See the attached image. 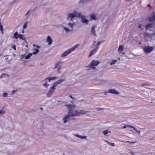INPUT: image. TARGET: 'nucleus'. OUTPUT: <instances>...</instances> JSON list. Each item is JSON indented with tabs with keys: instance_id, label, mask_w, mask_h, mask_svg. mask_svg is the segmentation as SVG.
I'll return each instance as SVG.
<instances>
[{
	"instance_id": "nucleus-30",
	"label": "nucleus",
	"mask_w": 155,
	"mask_h": 155,
	"mask_svg": "<svg viewBox=\"0 0 155 155\" xmlns=\"http://www.w3.org/2000/svg\"><path fill=\"white\" fill-rule=\"evenodd\" d=\"M28 21H26L24 24V26H23V28L24 29H25V28H26L28 25Z\"/></svg>"
},
{
	"instance_id": "nucleus-14",
	"label": "nucleus",
	"mask_w": 155,
	"mask_h": 155,
	"mask_svg": "<svg viewBox=\"0 0 155 155\" xmlns=\"http://www.w3.org/2000/svg\"><path fill=\"white\" fill-rule=\"evenodd\" d=\"M90 16L91 18L90 19L91 21L92 20H96L97 19L96 14L92 13L90 15Z\"/></svg>"
},
{
	"instance_id": "nucleus-10",
	"label": "nucleus",
	"mask_w": 155,
	"mask_h": 155,
	"mask_svg": "<svg viewBox=\"0 0 155 155\" xmlns=\"http://www.w3.org/2000/svg\"><path fill=\"white\" fill-rule=\"evenodd\" d=\"M33 46L34 47V51L32 52V54H36L38 53L39 50L37 49L40 48V47L37 45L34 44Z\"/></svg>"
},
{
	"instance_id": "nucleus-22",
	"label": "nucleus",
	"mask_w": 155,
	"mask_h": 155,
	"mask_svg": "<svg viewBox=\"0 0 155 155\" xmlns=\"http://www.w3.org/2000/svg\"><path fill=\"white\" fill-rule=\"evenodd\" d=\"M155 20V16L154 14H153V16L151 17H150L149 18V20L150 21H152Z\"/></svg>"
},
{
	"instance_id": "nucleus-15",
	"label": "nucleus",
	"mask_w": 155,
	"mask_h": 155,
	"mask_svg": "<svg viewBox=\"0 0 155 155\" xmlns=\"http://www.w3.org/2000/svg\"><path fill=\"white\" fill-rule=\"evenodd\" d=\"M98 49V47H97L96 48L93 50L92 51H91L89 54L88 55V57H90L93 54H95L96 53V52L97 51Z\"/></svg>"
},
{
	"instance_id": "nucleus-7",
	"label": "nucleus",
	"mask_w": 155,
	"mask_h": 155,
	"mask_svg": "<svg viewBox=\"0 0 155 155\" xmlns=\"http://www.w3.org/2000/svg\"><path fill=\"white\" fill-rule=\"evenodd\" d=\"M154 49L153 47L146 46L143 48V50L144 52L147 54L151 52Z\"/></svg>"
},
{
	"instance_id": "nucleus-33",
	"label": "nucleus",
	"mask_w": 155,
	"mask_h": 155,
	"mask_svg": "<svg viewBox=\"0 0 155 155\" xmlns=\"http://www.w3.org/2000/svg\"><path fill=\"white\" fill-rule=\"evenodd\" d=\"M86 138L87 137L86 136L81 135H80L79 137V138H81L82 139H86Z\"/></svg>"
},
{
	"instance_id": "nucleus-1",
	"label": "nucleus",
	"mask_w": 155,
	"mask_h": 155,
	"mask_svg": "<svg viewBox=\"0 0 155 155\" xmlns=\"http://www.w3.org/2000/svg\"><path fill=\"white\" fill-rule=\"evenodd\" d=\"M65 107L68 109V112L71 117L84 115L86 114V112L81 110H73L75 107L74 104H69L65 105Z\"/></svg>"
},
{
	"instance_id": "nucleus-54",
	"label": "nucleus",
	"mask_w": 155,
	"mask_h": 155,
	"mask_svg": "<svg viewBox=\"0 0 155 155\" xmlns=\"http://www.w3.org/2000/svg\"><path fill=\"white\" fill-rule=\"evenodd\" d=\"M147 6H148V7H150V4H149V5H147Z\"/></svg>"
},
{
	"instance_id": "nucleus-46",
	"label": "nucleus",
	"mask_w": 155,
	"mask_h": 155,
	"mask_svg": "<svg viewBox=\"0 0 155 155\" xmlns=\"http://www.w3.org/2000/svg\"><path fill=\"white\" fill-rule=\"evenodd\" d=\"M130 153L132 155H135V153L133 151H131L130 152Z\"/></svg>"
},
{
	"instance_id": "nucleus-41",
	"label": "nucleus",
	"mask_w": 155,
	"mask_h": 155,
	"mask_svg": "<svg viewBox=\"0 0 155 155\" xmlns=\"http://www.w3.org/2000/svg\"><path fill=\"white\" fill-rule=\"evenodd\" d=\"M103 41H99L98 42L97 44V45H99L100 44H101L103 42Z\"/></svg>"
},
{
	"instance_id": "nucleus-49",
	"label": "nucleus",
	"mask_w": 155,
	"mask_h": 155,
	"mask_svg": "<svg viewBox=\"0 0 155 155\" xmlns=\"http://www.w3.org/2000/svg\"><path fill=\"white\" fill-rule=\"evenodd\" d=\"M136 142V141H135V142H130V143H132V144H134Z\"/></svg>"
},
{
	"instance_id": "nucleus-9",
	"label": "nucleus",
	"mask_w": 155,
	"mask_h": 155,
	"mask_svg": "<svg viewBox=\"0 0 155 155\" xmlns=\"http://www.w3.org/2000/svg\"><path fill=\"white\" fill-rule=\"evenodd\" d=\"M81 18V22L84 23H85L86 25L88 24V22H89V21L87 19L86 17L82 15L81 14V15L79 17Z\"/></svg>"
},
{
	"instance_id": "nucleus-17",
	"label": "nucleus",
	"mask_w": 155,
	"mask_h": 155,
	"mask_svg": "<svg viewBox=\"0 0 155 155\" xmlns=\"http://www.w3.org/2000/svg\"><path fill=\"white\" fill-rule=\"evenodd\" d=\"M52 40L49 36H48L47 39V42L49 45H50L52 42Z\"/></svg>"
},
{
	"instance_id": "nucleus-57",
	"label": "nucleus",
	"mask_w": 155,
	"mask_h": 155,
	"mask_svg": "<svg viewBox=\"0 0 155 155\" xmlns=\"http://www.w3.org/2000/svg\"><path fill=\"white\" fill-rule=\"evenodd\" d=\"M141 25H140L138 27L139 28H140L141 27Z\"/></svg>"
},
{
	"instance_id": "nucleus-51",
	"label": "nucleus",
	"mask_w": 155,
	"mask_h": 155,
	"mask_svg": "<svg viewBox=\"0 0 155 155\" xmlns=\"http://www.w3.org/2000/svg\"><path fill=\"white\" fill-rule=\"evenodd\" d=\"M104 142L106 143H108V142H109L107 140H104Z\"/></svg>"
},
{
	"instance_id": "nucleus-64",
	"label": "nucleus",
	"mask_w": 155,
	"mask_h": 155,
	"mask_svg": "<svg viewBox=\"0 0 155 155\" xmlns=\"http://www.w3.org/2000/svg\"><path fill=\"white\" fill-rule=\"evenodd\" d=\"M16 0H15V1Z\"/></svg>"
},
{
	"instance_id": "nucleus-50",
	"label": "nucleus",
	"mask_w": 155,
	"mask_h": 155,
	"mask_svg": "<svg viewBox=\"0 0 155 155\" xmlns=\"http://www.w3.org/2000/svg\"><path fill=\"white\" fill-rule=\"evenodd\" d=\"M24 56L23 55H22L21 56V57H20V58L21 59H22V58H24Z\"/></svg>"
},
{
	"instance_id": "nucleus-11",
	"label": "nucleus",
	"mask_w": 155,
	"mask_h": 155,
	"mask_svg": "<svg viewBox=\"0 0 155 155\" xmlns=\"http://www.w3.org/2000/svg\"><path fill=\"white\" fill-rule=\"evenodd\" d=\"M68 114L66 115L63 119V121L65 123L68 122L69 121L70 117H71L68 113Z\"/></svg>"
},
{
	"instance_id": "nucleus-47",
	"label": "nucleus",
	"mask_w": 155,
	"mask_h": 155,
	"mask_svg": "<svg viewBox=\"0 0 155 155\" xmlns=\"http://www.w3.org/2000/svg\"><path fill=\"white\" fill-rule=\"evenodd\" d=\"M110 145L114 147V143H111Z\"/></svg>"
},
{
	"instance_id": "nucleus-25",
	"label": "nucleus",
	"mask_w": 155,
	"mask_h": 155,
	"mask_svg": "<svg viewBox=\"0 0 155 155\" xmlns=\"http://www.w3.org/2000/svg\"><path fill=\"white\" fill-rule=\"evenodd\" d=\"M32 54L31 53L29 54L27 56H26L25 57V59H29L30 57L32 55Z\"/></svg>"
},
{
	"instance_id": "nucleus-35",
	"label": "nucleus",
	"mask_w": 155,
	"mask_h": 155,
	"mask_svg": "<svg viewBox=\"0 0 155 155\" xmlns=\"http://www.w3.org/2000/svg\"><path fill=\"white\" fill-rule=\"evenodd\" d=\"M32 12V11H28L27 13L26 14V15H30V14Z\"/></svg>"
},
{
	"instance_id": "nucleus-55",
	"label": "nucleus",
	"mask_w": 155,
	"mask_h": 155,
	"mask_svg": "<svg viewBox=\"0 0 155 155\" xmlns=\"http://www.w3.org/2000/svg\"><path fill=\"white\" fill-rule=\"evenodd\" d=\"M56 27L58 28H59V25H57V26H56Z\"/></svg>"
},
{
	"instance_id": "nucleus-58",
	"label": "nucleus",
	"mask_w": 155,
	"mask_h": 155,
	"mask_svg": "<svg viewBox=\"0 0 155 155\" xmlns=\"http://www.w3.org/2000/svg\"><path fill=\"white\" fill-rule=\"evenodd\" d=\"M22 33H24V31L23 30L22 31Z\"/></svg>"
},
{
	"instance_id": "nucleus-45",
	"label": "nucleus",
	"mask_w": 155,
	"mask_h": 155,
	"mask_svg": "<svg viewBox=\"0 0 155 155\" xmlns=\"http://www.w3.org/2000/svg\"><path fill=\"white\" fill-rule=\"evenodd\" d=\"M127 127H129L132 128L133 129H134V127L132 126H130V125H127Z\"/></svg>"
},
{
	"instance_id": "nucleus-18",
	"label": "nucleus",
	"mask_w": 155,
	"mask_h": 155,
	"mask_svg": "<svg viewBox=\"0 0 155 155\" xmlns=\"http://www.w3.org/2000/svg\"><path fill=\"white\" fill-rule=\"evenodd\" d=\"M91 0H80L78 2V4H81L85 3L88 2L90 1Z\"/></svg>"
},
{
	"instance_id": "nucleus-5",
	"label": "nucleus",
	"mask_w": 155,
	"mask_h": 155,
	"mask_svg": "<svg viewBox=\"0 0 155 155\" xmlns=\"http://www.w3.org/2000/svg\"><path fill=\"white\" fill-rule=\"evenodd\" d=\"M100 63L98 61L93 60L88 65V67L92 69H94L95 68V66H97Z\"/></svg>"
},
{
	"instance_id": "nucleus-4",
	"label": "nucleus",
	"mask_w": 155,
	"mask_h": 155,
	"mask_svg": "<svg viewBox=\"0 0 155 155\" xmlns=\"http://www.w3.org/2000/svg\"><path fill=\"white\" fill-rule=\"evenodd\" d=\"M79 45H76L71 48L68 50L64 52L61 55V57H64L67 56L72 51H74L76 48H77Z\"/></svg>"
},
{
	"instance_id": "nucleus-13",
	"label": "nucleus",
	"mask_w": 155,
	"mask_h": 155,
	"mask_svg": "<svg viewBox=\"0 0 155 155\" xmlns=\"http://www.w3.org/2000/svg\"><path fill=\"white\" fill-rule=\"evenodd\" d=\"M108 92L113 94H120V93L118 91H117L114 89H109L108 90Z\"/></svg>"
},
{
	"instance_id": "nucleus-20",
	"label": "nucleus",
	"mask_w": 155,
	"mask_h": 155,
	"mask_svg": "<svg viewBox=\"0 0 155 155\" xmlns=\"http://www.w3.org/2000/svg\"><path fill=\"white\" fill-rule=\"evenodd\" d=\"M18 33L17 32H16L13 34V36L12 37L13 38H15L16 39H17L18 38Z\"/></svg>"
},
{
	"instance_id": "nucleus-61",
	"label": "nucleus",
	"mask_w": 155,
	"mask_h": 155,
	"mask_svg": "<svg viewBox=\"0 0 155 155\" xmlns=\"http://www.w3.org/2000/svg\"><path fill=\"white\" fill-rule=\"evenodd\" d=\"M7 77L6 75H4V77Z\"/></svg>"
},
{
	"instance_id": "nucleus-31",
	"label": "nucleus",
	"mask_w": 155,
	"mask_h": 155,
	"mask_svg": "<svg viewBox=\"0 0 155 155\" xmlns=\"http://www.w3.org/2000/svg\"><path fill=\"white\" fill-rule=\"evenodd\" d=\"M108 132H109V133L110 132V131H108V130H107L103 131V133L104 135H105L107 134Z\"/></svg>"
},
{
	"instance_id": "nucleus-34",
	"label": "nucleus",
	"mask_w": 155,
	"mask_h": 155,
	"mask_svg": "<svg viewBox=\"0 0 155 155\" xmlns=\"http://www.w3.org/2000/svg\"><path fill=\"white\" fill-rule=\"evenodd\" d=\"M5 113V111L3 110H0V115H2Z\"/></svg>"
},
{
	"instance_id": "nucleus-42",
	"label": "nucleus",
	"mask_w": 155,
	"mask_h": 155,
	"mask_svg": "<svg viewBox=\"0 0 155 155\" xmlns=\"http://www.w3.org/2000/svg\"><path fill=\"white\" fill-rule=\"evenodd\" d=\"M103 109H104L103 108H98L97 109V111H100L101 110H102Z\"/></svg>"
},
{
	"instance_id": "nucleus-52",
	"label": "nucleus",
	"mask_w": 155,
	"mask_h": 155,
	"mask_svg": "<svg viewBox=\"0 0 155 155\" xmlns=\"http://www.w3.org/2000/svg\"><path fill=\"white\" fill-rule=\"evenodd\" d=\"M107 93H108V91H107V92H104V94L105 95H106L107 94Z\"/></svg>"
},
{
	"instance_id": "nucleus-36",
	"label": "nucleus",
	"mask_w": 155,
	"mask_h": 155,
	"mask_svg": "<svg viewBox=\"0 0 155 155\" xmlns=\"http://www.w3.org/2000/svg\"><path fill=\"white\" fill-rule=\"evenodd\" d=\"M100 82L99 83L100 84H102L104 83L105 82V81L104 80H101L100 81Z\"/></svg>"
},
{
	"instance_id": "nucleus-3",
	"label": "nucleus",
	"mask_w": 155,
	"mask_h": 155,
	"mask_svg": "<svg viewBox=\"0 0 155 155\" xmlns=\"http://www.w3.org/2000/svg\"><path fill=\"white\" fill-rule=\"evenodd\" d=\"M68 22L67 25L68 27H66L64 26H62V28L65 30L66 33H68L70 32H72L73 31V27L75 25L74 22Z\"/></svg>"
},
{
	"instance_id": "nucleus-27",
	"label": "nucleus",
	"mask_w": 155,
	"mask_h": 155,
	"mask_svg": "<svg viewBox=\"0 0 155 155\" xmlns=\"http://www.w3.org/2000/svg\"><path fill=\"white\" fill-rule=\"evenodd\" d=\"M49 79V77H47L46 78H45L44 80H43V81L44 82H45L46 83H48V82H50V80L49 81V80H48Z\"/></svg>"
},
{
	"instance_id": "nucleus-53",
	"label": "nucleus",
	"mask_w": 155,
	"mask_h": 155,
	"mask_svg": "<svg viewBox=\"0 0 155 155\" xmlns=\"http://www.w3.org/2000/svg\"><path fill=\"white\" fill-rule=\"evenodd\" d=\"M127 127V125H125L124 127H123V128H125Z\"/></svg>"
},
{
	"instance_id": "nucleus-2",
	"label": "nucleus",
	"mask_w": 155,
	"mask_h": 155,
	"mask_svg": "<svg viewBox=\"0 0 155 155\" xmlns=\"http://www.w3.org/2000/svg\"><path fill=\"white\" fill-rule=\"evenodd\" d=\"M81 15V13L74 11L70 13L67 15V20L68 21H73L75 17H78Z\"/></svg>"
},
{
	"instance_id": "nucleus-60",
	"label": "nucleus",
	"mask_w": 155,
	"mask_h": 155,
	"mask_svg": "<svg viewBox=\"0 0 155 155\" xmlns=\"http://www.w3.org/2000/svg\"><path fill=\"white\" fill-rule=\"evenodd\" d=\"M25 47H26L28 48V45H26V46H25Z\"/></svg>"
},
{
	"instance_id": "nucleus-37",
	"label": "nucleus",
	"mask_w": 155,
	"mask_h": 155,
	"mask_svg": "<svg viewBox=\"0 0 155 155\" xmlns=\"http://www.w3.org/2000/svg\"><path fill=\"white\" fill-rule=\"evenodd\" d=\"M7 96H8V94L7 93H4L3 94V96L4 97H7Z\"/></svg>"
},
{
	"instance_id": "nucleus-44",
	"label": "nucleus",
	"mask_w": 155,
	"mask_h": 155,
	"mask_svg": "<svg viewBox=\"0 0 155 155\" xmlns=\"http://www.w3.org/2000/svg\"><path fill=\"white\" fill-rule=\"evenodd\" d=\"M17 91V90H13L12 91V94H13Z\"/></svg>"
},
{
	"instance_id": "nucleus-62",
	"label": "nucleus",
	"mask_w": 155,
	"mask_h": 155,
	"mask_svg": "<svg viewBox=\"0 0 155 155\" xmlns=\"http://www.w3.org/2000/svg\"><path fill=\"white\" fill-rule=\"evenodd\" d=\"M70 97H71V95H70Z\"/></svg>"
},
{
	"instance_id": "nucleus-43",
	"label": "nucleus",
	"mask_w": 155,
	"mask_h": 155,
	"mask_svg": "<svg viewBox=\"0 0 155 155\" xmlns=\"http://www.w3.org/2000/svg\"><path fill=\"white\" fill-rule=\"evenodd\" d=\"M121 141L122 142H125L126 143H130V142L129 141H124L123 140V141Z\"/></svg>"
},
{
	"instance_id": "nucleus-28",
	"label": "nucleus",
	"mask_w": 155,
	"mask_h": 155,
	"mask_svg": "<svg viewBox=\"0 0 155 155\" xmlns=\"http://www.w3.org/2000/svg\"><path fill=\"white\" fill-rule=\"evenodd\" d=\"M4 75H6L7 77H9V75H8L6 73H3L1 74L0 77V78H2L4 77Z\"/></svg>"
},
{
	"instance_id": "nucleus-39",
	"label": "nucleus",
	"mask_w": 155,
	"mask_h": 155,
	"mask_svg": "<svg viewBox=\"0 0 155 155\" xmlns=\"http://www.w3.org/2000/svg\"><path fill=\"white\" fill-rule=\"evenodd\" d=\"M134 129L135 130H136V131L138 133V134H139L140 131L139 130H137V129H136L135 128V127H134Z\"/></svg>"
},
{
	"instance_id": "nucleus-38",
	"label": "nucleus",
	"mask_w": 155,
	"mask_h": 155,
	"mask_svg": "<svg viewBox=\"0 0 155 155\" xmlns=\"http://www.w3.org/2000/svg\"><path fill=\"white\" fill-rule=\"evenodd\" d=\"M73 135L74 137H78L79 138V136H80V135H78V134H73Z\"/></svg>"
},
{
	"instance_id": "nucleus-26",
	"label": "nucleus",
	"mask_w": 155,
	"mask_h": 155,
	"mask_svg": "<svg viewBox=\"0 0 155 155\" xmlns=\"http://www.w3.org/2000/svg\"><path fill=\"white\" fill-rule=\"evenodd\" d=\"M152 27V24H149L146 25V27L147 30L149 28H151Z\"/></svg>"
},
{
	"instance_id": "nucleus-8",
	"label": "nucleus",
	"mask_w": 155,
	"mask_h": 155,
	"mask_svg": "<svg viewBox=\"0 0 155 155\" xmlns=\"http://www.w3.org/2000/svg\"><path fill=\"white\" fill-rule=\"evenodd\" d=\"M62 63V62L59 61L57 62L55 64L54 69H57L58 72H60V70L61 69V64Z\"/></svg>"
},
{
	"instance_id": "nucleus-12",
	"label": "nucleus",
	"mask_w": 155,
	"mask_h": 155,
	"mask_svg": "<svg viewBox=\"0 0 155 155\" xmlns=\"http://www.w3.org/2000/svg\"><path fill=\"white\" fill-rule=\"evenodd\" d=\"M64 81V79H62L60 80H58L57 81L54 82L53 85L55 87H56L58 84H60V83H62Z\"/></svg>"
},
{
	"instance_id": "nucleus-16",
	"label": "nucleus",
	"mask_w": 155,
	"mask_h": 155,
	"mask_svg": "<svg viewBox=\"0 0 155 155\" xmlns=\"http://www.w3.org/2000/svg\"><path fill=\"white\" fill-rule=\"evenodd\" d=\"M96 27V26H93L91 28V33L92 34L94 35H96V34L95 33V29Z\"/></svg>"
},
{
	"instance_id": "nucleus-6",
	"label": "nucleus",
	"mask_w": 155,
	"mask_h": 155,
	"mask_svg": "<svg viewBox=\"0 0 155 155\" xmlns=\"http://www.w3.org/2000/svg\"><path fill=\"white\" fill-rule=\"evenodd\" d=\"M55 87L52 85V86L49 88L46 94L48 97H50L51 96L55 89Z\"/></svg>"
},
{
	"instance_id": "nucleus-40",
	"label": "nucleus",
	"mask_w": 155,
	"mask_h": 155,
	"mask_svg": "<svg viewBox=\"0 0 155 155\" xmlns=\"http://www.w3.org/2000/svg\"><path fill=\"white\" fill-rule=\"evenodd\" d=\"M12 48L14 50H16V46L15 45H12Z\"/></svg>"
},
{
	"instance_id": "nucleus-48",
	"label": "nucleus",
	"mask_w": 155,
	"mask_h": 155,
	"mask_svg": "<svg viewBox=\"0 0 155 155\" xmlns=\"http://www.w3.org/2000/svg\"><path fill=\"white\" fill-rule=\"evenodd\" d=\"M0 28L1 30L2 31L3 29H2V26H1V25L0 26Z\"/></svg>"
},
{
	"instance_id": "nucleus-32",
	"label": "nucleus",
	"mask_w": 155,
	"mask_h": 155,
	"mask_svg": "<svg viewBox=\"0 0 155 155\" xmlns=\"http://www.w3.org/2000/svg\"><path fill=\"white\" fill-rule=\"evenodd\" d=\"M43 86H44L46 88H47L49 86V84L48 83L45 82L43 84Z\"/></svg>"
},
{
	"instance_id": "nucleus-24",
	"label": "nucleus",
	"mask_w": 155,
	"mask_h": 155,
	"mask_svg": "<svg viewBox=\"0 0 155 155\" xmlns=\"http://www.w3.org/2000/svg\"><path fill=\"white\" fill-rule=\"evenodd\" d=\"M117 62V61L116 60H113L110 63V65H112L114 64L116 62Z\"/></svg>"
},
{
	"instance_id": "nucleus-59",
	"label": "nucleus",
	"mask_w": 155,
	"mask_h": 155,
	"mask_svg": "<svg viewBox=\"0 0 155 155\" xmlns=\"http://www.w3.org/2000/svg\"><path fill=\"white\" fill-rule=\"evenodd\" d=\"M118 59L119 60H120V58H118Z\"/></svg>"
},
{
	"instance_id": "nucleus-21",
	"label": "nucleus",
	"mask_w": 155,
	"mask_h": 155,
	"mask_svg": "<svg viewBox=\"0 0 155 155\" xmlns=\"http://www.w3.org/2000/svg\"><path fill=\"white\" fill-rule=\"evenodd\" d=\"M18 37L20 39H22L24 40H25V38L24 37L23 35L21 34H18Z\"/></svg>"
},
{
	"instance_id": "nucleus-63",
	"label": "nucleus",
	"mask_w": 155,
	"mask_h": 155,
	"mask_svg": "<svg viewBox=\"0 0 155 155\" xmlns=\"http://www.w3.org/2000/svg\"><path fill=\"white\" fill-rule=\"evenodd\" d=\"M42 109V108H40V109Z\"/></svg>"
},
{
	"instance_id": "nucleus-23",
	"label": "nucleus",
	"mask_w": 155,
	"mask_h": 155,
	"mask_svg": "<svg viewBox=\"0 0 155 155\" xmlns=\"http://www.w3.org/2000/svg\"><path fill=\"white\" fill-rule=\"evenodd\" d=\"M49 79H48V80H49V81L50 80V81H51V80H53L58 79V77H49Z\"/></svg>"
},
{
	"instance_id": "nucleus-56",
	"label": "nucleus",
	"mask_w": 155,
	"mask_h": 155,
	"mask_svg": "<svg viewBox=\"0 0 155 155\" xmlns=\"http://www.w3.org/2000/svg\"><path fill=\"white\" fill-rule=\"evenodd\" d=\"M110 143H111L108 142L107 144L110 145Z\"/></svg>"
},
{
	"instance_id": "nucleus-29",
	"label": "nucleus",
	"mask_w": 155,
	"mask_h": 155,
	"mask_svg": "<svg viewBox=\"0 0 155 155\" xmlns=\"http://www.w3.org/2000/svg\"><path fill=\"white\" fill-rule=\"evenodd\" d=\"M150 85V84L149 83H145L144 84H141V85H140V86H141V87H143V86H147V85L149 86Z\"/></svg>"
},
{
	"instance_id": "nucleus-19",
	"label": "nucleus",
	"mask_w": 155,
	"mask_h": 155,
	"mask_svg": "<svg viewBox=\"0 0 155 155\" xmlns=\"http://www.w3.org/2000/svg\"><path fill=\"white\" fill-rule=\"evenodd\" d=\"M124 47L122 45H120L118 49V51L120 53L124 49Z\"/></svg>"
}]
</instances>
